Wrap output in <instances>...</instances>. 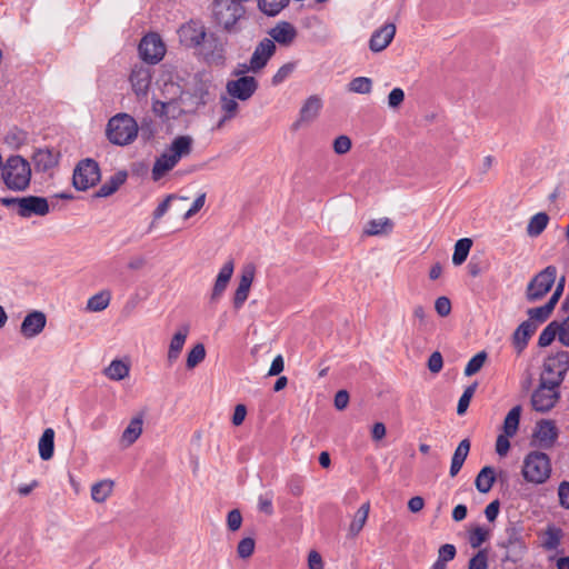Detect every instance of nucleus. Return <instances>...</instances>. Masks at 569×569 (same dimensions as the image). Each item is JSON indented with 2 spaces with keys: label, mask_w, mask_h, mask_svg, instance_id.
<instances>
[{
  "label": "nucleus",
  "mask_w": 569,
  "mask_h": 569,
  "mask_svg": "<svg viewBox=\"0 0 569 569\" xmlns=\"http://www.w3.org/2000/svg\"><path fill=\"white\" fill-rule=\"evenodd\" d=\"M193 139L191 136L176 137L168 149H166L154 161L151 178L153 181H159L169 171H171L179 161L188 157L192 151Z\"/></svg>",
  "instance_id": "1"
},
{
  "label": "nucleus",
  "mask_w": 569,
  "mask_h": 569,
  "mask_svg": "<svg viewBox=\"0 0 569 569\" xmlns=\"http://www.w3.org/2000/svg\"><path fill=\"white\" fill-rule=\"evenodd\" d=\"M244 16L246 8L238 0H214L212 3L214 22L229 33L239 31L238 23Z\"/></svg>",
  "instance_id": "2"
},
{
  "label": "nucleus",
  "mask_w": 569,
  "mask_h": 569,
  "mask_svg": "<svg viewBox=\"0 0 569 569\" xmlns=\"http://www.w3.org/2000/svg\"><path fill=\"white\" fill-rule=\"evenodd\" d=\"M4 184L13 191H24L30 186V163L21 156H11L2 167Z\"/></svg>",
  "instance_id": "3"
},
{
  "label": "nucleus",
  "mask_w": 569,
  "mask_h": 569,
  "mask_svg": "<svg viewBox=\"0 0 569 569\" xmlns=\"http://www.w3.org/2000/svg\"><path fill=\"white\" fill-rule=\"evenodd\" d=\"M138 130V123L133 117L128 113H118L108 121L106 134L112 144L127 146L136 140Z\"/></svg>",
  "instance_id": "4"
},
{
  "label": "nucleus",
  "mask_w": 569,
  "mask_h": 569,
  "mask_svg": "<svg viewBox=\"0 0 569 569\" xmlns=\"http://www.w3.org/2000/svg\"><path fill=\"white\" fill-rule=\"evenodd\" d=\"M521 472L530 483H545L551 475L550 458L545 452L531 451L525 457Z\"/></svg>",
  "instance_id": "5"
},
{
  "label": "nucleus",
  "mask_w": 569,
  "mask_h": 569,
  "mask_svg": "<svg viewBox=\"0 0 569 569\" xmlns=\"http://www.w3.org/2000/svg\"><path fill=\"white\" fill-rule=\"evenodd\" d=\"M569 370V352L561 350L555 355H550L545 359L543 370L540 380L552 387L562 383L567 371Z\"/></svg>",
  "instance_id": "6"
},
{
  "label": "nucleus",
  "mask_w": 569,
  "mask_h": 569,
  "mask_svg": "<svg viewBox=\"0 0 569 569\" xmlns=\"http://www.w3.org/2000/svg\"><path fill=\"white\" fill-rule=\"evenodd\" d=\"M499 547L506 550L503 561L516 563L521 560L527 552V545L522 535V527L517 525H509L505 529V537L499 542Z\"/></svg>",
  "instance_id": "7"
},
{
  "label": "nucleus",
  "mask_w": 569,
  "mask_h": 569,
  "mask_svg": "<svg viewBox=\"0 0 569 569\" xmlns=\"http://www.w3.org/2000/svg\"><path fill=\"white\" fill-rule=\"evenodd\" d=\"M101 179L100 167L91 158L80 160L72 176V184L79 191H86L94 187Z\"/></svg>",
  "instance_id": "8"
},
{
  "label": "nucleus",
  "mask_w": 569,
  "mask_h": 569,
  "mask_svg": "<svg viewBox=\"0 0 569 569\" xmlns=\"http://www.w3.org/2000/svg\"><path fill=\"white\" fill-rule=\"evenodd\" d=\"M557 279V268L552 264L547 266L538 272L528 283L526 298L529 302H536L542 299L552 288Z\"/></svg>",
  "instance_id": "9"
},
{
  "label": "nucleus",
  "mask_w": 569,
  "mask_h": 569,
  "mask_svg": "<svg viewBox=\"0 0 569 569\" xmlns=\"http://www.w3.org/2000/svg\"><path fill=\"white\" fill-rule=\"evenodd\" d=\"M559 398L558 387H552L539 380V386L531 396V405L536 411L547 412L556 406Z\"/></svg>",
  "instance_id": "10"
},
{
  "label": "nucleus",
  "mask_w": 569,
  "mask_h": 569,
  "mask_svg": "<svg viewBox=\"0 0 569 569\" xmlns=\"http://www.w3.org/2000/svg\"><path fill=\"white\" fill-rule=\"evenodd\" d=\"M139 53L143 61L153 64L163 58L166 47L157 33H149L141 39L139 43Z\"/></svg>",
  "instance_id": "11"
},
{
  "label": "nucleus",
  "mask_w": 569,
  "mask_h": 569,
  "mask_svg": "<svg viewBox=\"0 0 569 569\" xmlns=\"http://www.w3.org/2000/svg\"><path fill=\"white\" fill-rule=\"evenodd\" d=\"M258 86L254 77L242 76L236 80H229L226 84V90L230 97L247 101L254 94Z\"/></svg>",
  "instance_id": "12"
},
{
  "label": "nucleus",
  "mask_w": 569,
  "mask_h": 569,
  "mask_svg": "<svg viewBox=\"0 0 569 569\" xmlns=\"http://www.w3.org/2000/svg\"><path fill=\"white\" fill-rule=\"evenodd\" d=\"M276 43L269 38L262 39L254 48L249 61V70L259 72L276 52Z\"/></svg>",
  "instance_id": "13"
},
{
  "label": "nucleus",
  "mask_w": 569,
  "mask_h": 569,
  "mask_svg": "<svg viewBox=\"0 0 569 569\" xmlns=\"http://www.w3.org/2000/svg\"><path fill=\"white\" fill-rule=\"evenodd\" d=\"M226 44L227 41L214 33H210L209 36H207L203 42L206 61L214 66L224 64Z\"/></svg>",
  "instance_id": "14"
},
{
  "label": "nucleus",
  "mask_w": 569,
  "mask_h": 569,
  "mask_svg": "<svg viewBox=\"0 0 569 569\" xmlns=\"http://www.w3.org/2000/svg\"><path fill=\"white\" fill-rule=\"evenodd\" d=\"M21 206L18 214L21 218H31L32 216L44 217L50 212L48 199L38 196L21 197Z\"/></svg>",
  "instance_id": "15"
},
{
  "label": "nucleus",
  "mask_w": 569,
  "mask_h": 569,
  "mask_svg": "<svg viewBox=\"0 0 569 569\" xmlns=\"http://www.w3.org/2000/svg\"><path fill=\"white\" fill-rule=\"evenodd\" d=\"M61 153L56 149H37L33 152L32 161L38 172H47L59 164Z\"/></svg>",
  "instance_id": "16"
},
{
  "label": "nucleus",
  "mask_w": 569,
  "mask_h": 569,
  "mask_svg": "<svg viewBox=\"0 0 569 569\" xmlns=\"http://www.w3.org/2000/svg\"><path fill=\"white\" fill-rule=\"evenodd\" d=\"M46 323V315L41 311L34 310L24 317L20 327V332L24 338H34L43 331Z\"/></svg>",
  "instance_id": "17"
},
{
  "label": "nucleus",
  "mask_w": 569,
  "mask_h": 569,
  "mask_svg": "<svg viewBox=\"0 0 569 569\" xmlns=\"http://www.w3.org/2000/svg\"><path fill=\"white\" fill-rule=\"evenodd\" d=\"M179 36L184 46L197 48L204 42L207 32L203 26L190 22L180 28Z\"/></svg>",
  "instance_id": "18"
},
{
  "label": "nucleus",
  "mask_w": 569,
  "mask_h": 569,
  "mask_svg": "<svg viewBox=\"0 0 569 569\" xmlns=\"http://www.w3.org/2000/svg\"><path fill=\"white\" fill-rule=\"evenodd\" d=\"M189 332L190 326L188 323H184L179 326L177 331L172 336L167 352V362L169 366H172L179 359Z\"/></svg>",
  "instance_id": "19"
},
{
  "label": "nucleus",
  "mask_w": 569,
  "mask_h": 569,
  "mask_svg": "<svg viewBox=\"0 0 569 569\" xmlns=\"http://www.w3.org/2000/svg\"><path fill=\"white\" fill-rule=\"evenodd\" d=\"M396 34V26L393 23H386L378 30H376L369 41V48L373 52H380L385 50Z\"/></svg>",
  "instance_id": "20"
},
{
  "label": "nucleus",
  "mask_w": 569,
  "mask_h": 569,
  "mask_svg": "<svg viewBox=\"0 0 569 569\" xmlns=\"http://www.w3.org/2000/svg\"><path fill=\"white\" fill-rule=\"evenodd\" d=\"M234 263L232 259H229L220 269L217 279L214 281L212 292L210 296V301H218L223 292L226 291L228 283L233 274Z\"/></svg>",
  "instance_id": "21"
},
{
  "label": "nucleus",
  "mask_w": 569,
  "mask_h": 569,
  "mask_svg": "<svg viewBox=\"0 0 569 569\" xmlns=\"http://www.w3.org/2000/svg\"><path fill=\"white\" fill-rule=\"evenodd\" d=\"M533 437L542 448H551L558 438V429L552 420H541L537 425Z\"/></svg>",
  "instance_id": "22"
},
{
  "label": "nucleus",
  "mask_w": 569,
  "mask_h": 569,
  "mask_svg": "<svg viewBox=\"0 0 569 569\" xmlns=\"http://www.w3.org/2000/svg\"><path fill=\"white\" fill-rule=\"evenodd\" d=\"M254 278V269L246 268L240 277L238 288L233 296V307L240 309L248 299L250 287Z\"/></svg>",
  "instance_id": "23"
},
{
  "label": "nucleus",
  "mask_w": 569,
  "mask_h": 569,
  "mask_svg": "<svg viewBox=\"0 0 569 569\" xmlns=\"http://www.w3.org/2000/svg\"><path fill=\"white\" fill-rule=\"evenodd\" d=\"M268 34L270 36L269 39L273 40V42L289 46L296 39L297 30L291 23L282 21L271 28Z\"/></svg>",
  "instance_id": "24"
},
{
  "label": "nucleus",
  "mask_w": 569,
  "mask_h": 569,
  "mask_svg": "<svg viewBox=\"0 0 569 569\" xmlns=\"http://www.w3.org/2000/svg\"><path fill=\"white\" fill-rule=\"evenodd\" d=\"M130 82L137 96H146L151 82V73L148 68L136 67L130 73Z\"/></svg>",
  "instance_id": "25"
},
{
  "label": "nucleus",
  "mask_w": 569,
  "mask_h": 569,
  "mask_svg": "<svg viewBox=\"0 0 569 569\" xmlns=\"http://www.w3.org/2000/svg\"><path fill=\"white\" fill-rule=\"evenodd\" d=\"M537 330V323L533 321H523L512 335V343L518 353H521L528 345L529 339Z\"/></svg>",
  "instance_id": "26"
},
{
  "label": "nucleus",
  "mask_w": 569,
  "mask_h": 569,
  "mask_svg": "<svg viewBox=\"0 0 569 569\" xmlns=\"http://www.w3.org/2000/svg\"><path fill=\"white\" fill-rule=\"evenodd\" d=\"M142 417L138 416L130 420L127 428L123 430L120 439V443L123 448H128L133 445L142 433Z\"/></svg>",
  "instance_id": "27"
},
{
  "label": "nucleus",
  "mask_w": 569,
  "mask_h": 569,
  "mask_svg": "<svg viewBox=\"0 0 569 569\" xmlns=\"http://www.w3.org/2000/svg\"><path fill=\"white\" fill-rule=\"evenodd\" d=\"M126 171H118L110 177L94 193L96 198H106L113 194L127 180Z\"/></svg>",
  "instance_id": "28"
},
{
  "label": "nucleus",
  "mask_w": 569,
  "mask_h": 569,
  "mask_svg": "<svg viewBox=\"0 0 569 569\" xmlns=\"http://www.w3.org/2000/svg\"><path fill=\"white\" fill-rule=\"evenodd\" d=\"M470 451V441L469 439H463L460 441L458 447L456 448L450 466V476L456 477L461 470L468 455Z\"/></svg>",
  "instance_id": "29"
},
{
  "label": "nucleus",
  "mask_w": 569,
  "mask_h": 569,
  "mask_svg": "<svg viewBox=\"0 0 569 569\" xmlns=\"http://www.w3.org/2000/svg\"><path fill=\"white\" fill-rule=\"evenodd\" d=\"M39 456L42 460H49L53 457L54 453V430L52 428H47L42 432L39 443Z\"/></svg>",
  "instance_id": "30"
},
{
  "label": "nucleus",
  "mask_w": 569,
  "mask_h": 569,
  "mask_svg": "<svg viewBox=\"0 0 569 569\" xmlns=\"http://www.w3.org/2000/svg\"><path fill=\"white\" fill-rule=\"evenodd\" d=\"M322 108V101L318 96H310L300 109V121L309 122L315 120Z\"/></svg>",
  "instance_id": "31"
},
{
  "label": "nucleus",
  "mask_w": 569,
  "mask_h": 569,
  "mask_svg": "<svg viewBox=\"0 0 569 569\" xmlns=\"http://www.w3.org/2000/svg\"><path fill=\"white\" fill-rule=\"evenodd\" d=\"M495 480V469L490 466H486L477 475L475 486L479 492L487 493L491 490Z\"/></svg>",
  "instance_id": "32"
},
{
  "label": "nucleus",
  "mask_w": 569,
  "mask_h": 569,
  "mask_svg": "<svg viewBox=\"0 0 569 569\" xmlns=\"http://www.w3.org/2000/svg\"><path fill=\"white\" fill-rule=\"evenodd\" d=\"M236 99L237 98H232L228 93L222 94L220 97V106H221V110L223 112V117L218 122V128H221L226 121L236 117L238 109H239V104L236 101Z\"/></svg>",
  "instance_id": "33"
},
{
  "label": "nucleus",
  "mask_w": 569,
  "mask_h": 569,
  "mask_svg": "<svg viewBox=\"0 0 569 569\" xmlns=\"http://www.w3.org/2000/svg\"><path fill=\"white\" fill-rule=\"evenodd\" d=\"M130 367L128 363L122 360L114 359L111 363L104 369V375L114 381H119L129 376Z\"/></svg>",
  "instance_id": "34"
},
{
  "label": "nucleus",
  "mask_w": 569,
  "mask_h": 569,
  "mask_svg": "<svg viewBox=\"0 0 569 569\" xmlns=\"http://www.w3.org/2000/svg\"><path fill=\"white\" fill-rule=\"evenodd\" d=\"M549 216L546 212H538L532 216L527 226V233L529 237H538L547 228Z\"/></svg>",
  "instance_id": "35"
},
{
  "label": "nucleus",
  "mask_w": 569,
  "mask_h": 569,
  "mask_svg": "<svg viewBox=\"0 0 569 569\" xmlns=\"http://www.w3.org/2000/svg\"><path fill=\"white\" fill-rule=\"evenodd\" d=\"M111 300V293L108 290L100 291L87 301V310L100 312L108 308Z\"/></svg>",
  "instance_id": "36"
},
{
  "label": "nucleus",
  "mask_w": 569,
  "mask_h": 569,
  "mask_svg": "<svg viewBox=\"0 0 569 569\" xmlns=\"http://www.w3.org/2000/svg\"><path fill=\"white\" fill-rule=\"evenodd\" d=\"M113 481L109 479L94 483L91 488V497L96 502H104L112 492Z\"/></svg>",
  "instance_id": "37"
},
{
  "label": "nucleus",
  "mask_w": 569,
  "mask_h": 569,
  "mask_svg": "<svg viewBox=\"0 0 569 569\" xmlns=\"http://www.w3.org/2000/svg\"><path fill=\"white\" fill-rule=\"evenodd\" d=\"M472 247V240L469 238L459 239L455 244V251L452 254V263L455 266L462 264L469 254V251Z\"/></svg>",
  "instance_id": "38"
},
{
  "label": "nucleus",
  "mask_w": 569,
  "mask_h": 569,
  "mask_svg": "<svg viewBox=\"0 0 569 569\" xmlns=\"http://www.w3.org/2000/svg\"><path fill=\"white\" fill-rule=\"evenodd\" d=\"M556 305L551 303L549 300L546 305L537 307V308H530L528 309L527 313L529 316V319L527 321H533L537 323H542L548 320L550 315L552 313Z\"/></svg>",
  "instance_id": "39"
},
{
  "label": "nucleus",
  "mask_w": 569,
  "mask_h": 569,
  "mask_svg": "<svg viewBox=\"0 0 569 569\" xmlns=\"http://www.w3.org/2000/svg\"><path fill=\"white\" fill-rule=\"evenodd\" d=\"M521 415V407H513L505 418L503 421V433L513 437L517 433Z\"/></svg>",
  "instance_id": "40"
},
{
  "label": "nucleus",
  "mask_w": 569,
  "mask_h": 569,
  "mask_svg": "<svg viewBox=\"0 0 569 569\" xmlns=\"http://www.w3.org/2000/svg\"><path fill=\"white\" fill-rule=\"evenodd\" d=\"M369 509L370 505L369 502H366L357 510L355 518L349 527V532L351 536H357L362 530L368 519Z\"/></svg>",
  "instance_id": "41"
},
{
  "label": "nucleus",
  "mask_w": 569,
  "mask_h": 569,
  "mask_svg": "<svg viewBox=\"0 0 569 569\" xmlns=\"http://www.w3.org/2000/svg\"><path fill=\"white\" fill-rule=\"evenodd\" d=\"M560 325L558 321H551L540 333L538 338V346L541 348L548 347L552 343L556 337L559 338Z\"/></svg>",
  "instance_id": "42"
},
{
  "label": "nucleus",
  "mask_w": 569,
  "mask_h": 569,
  "mask_svg": "<svg viewBox=\"0 0 569 569\" xmlns=\"http://www.w3.org/2000/svg\"><path fill=\"white\" fill-rule=\"evenodd\" d=\"M392 226L393 223L389 218L375 219L368 222L365 232L368 236H378L391 231Z\"/></svg>",
  "instance_id": "43"
},
{
  "label": "nucleus",
  "mask_w": 569,
  "mask_h": 569,
  "mask_svg": "<svg viewBox=\"0 0 569 569\" xmlns=\"http://www.w3.org/2000/svg\"><path fill=\"white\" fill-rule=\"evenodd\" d=\"M289 3V0H258L259 9L267 16L274 17Z\"/></svg>",
  "instance_id": "44"
},
{
  "label": "nucleus",
  "mask_w": 569,
  "mask_h": 569,
  "mask_svg": "<svg viewBox=\"0 0 569 569\" xmlns=\"http://www.w3.org/2000/svg\"><path fill=\"white\" fill-rule=\"evenodd\" d=\"M562 538L561 529L557 527H548L545 532V539L542 541V547L546 550H555L559 547Z\"/></svg>",
  "instance_id": "45"
},
{
  "label": "nucleus",
  "mask_w": 569,
  "mask_h": 569,
  "mask_svg": "<svg viewBox=\"0 0 569 569\" xmlns=\"http://www.w3.org/2000/svg\"><path fill=\"white\" fill-rule=\"evenodd\" d=\"M206 358V349L202 343H197L187 355L186 366L188 369L196 368Z\"/></svg>",
  "instance_id": "46"
},
{
  "label": "nucleus",
  "mask_w": 569,
  "mask_h": 569,
  "mask_svg": "<svg viewBox=\"0 0 569 569\" xmlns=\"http://www.w3.org/2000/svg\"><path fill=\"white\" fill-rule=\"evenodd\" d=\"M487 360V353L485 351H480L477 355H475L467 363L465 368V376L471 377L479 372L481 368L483 367L485 362Z\"/></svg>",
  "instance_id": "47"
},
{
  "label": "nucleus",
  "mask_w": 569,
  "mask_h": 569,
  "mask_svg": "<svg viewBox=\"0 0 569 569\" xmlns=\"http://www.w3.org/2000/svg\"><path fill=\"white\" fill-rule=\"evenodd\" d=\"M371 88L372 81L370 78L367 77L355 78L348 84L349 91L361 94L369 93L371 91Z\"/></svg>",
  "instance_id": "48"
},
{
  "label": "nucleus",
  "mask_w": 569,
  "mask_h": 569,
  "mask_svg": "<svg viewBox=\"0 0 569 569\" xmlns=\"http://www.w3.org/2000/svg\"><path fill=\"white\" fill-rule=\"evenodd\" d=\"M477 387H478V383L473 382L472 385L468 386L465 389L463 393L461 395V397L458 401V406H457V413L459 416H462L466 413V411L470 405L471 398L473 397V395L476 392Z\"/></svg>",
  "instance_id": "49"
},
{
  "label": "nucleus",
  "mask_w": 569,
  "mask_h": 569,
  "mask_svg": "<svg viewBox=\"0 0 569 569\" xmlns=\"http://www.w3.org/2000/svg\"><path fill=\"white\" fill-rule=\"evenodd\" d=\"M296 69L295 62H288L281 66L278 71L273 74L271 82L273 86H279L287 78H289Z\"/></svg>",
  "instance_id": "50"
},
{
  "label": "nucleus",
  "mask_w": 569,
  "mask_h": 569,
  "mask_svg": "<svg viewBox=\"0 0 569 569\" xmlns=\"http://www.w3.org/2000/svg\"><path fill=\"white\" fill-rule=\"evenodd\" d=\"M272 500H273L272 491H267V492L260 495L258 498V510L268 516L272 515L273 513Z\"/></svg>",
  "instance_id": "51"
},
{
  "label": "nucleus",
  "mask_w": 569,
  "mask_h": 569,
  "mask_svg": "<svg viewBox=\"0 0 569 569\" xmlns=\"http://www.w3.org/2000/svg\"><path fill=\"white\" fill-rule=\"evenodd\" d=\"M254 551V540L252 538H243L239 541L237 553L240 558H249Z\"/></svg>",
  "instance_id": "52"
},
{
  "label": "nucleus",
  "mask_w": 569,
  "mask_h": 569,
  "mask_svg": "<svg viewBox=\"0 0 569 569\" xmlns=\"http://www.w3.org/2000/svg\"><path fill=\"white\" fill-rule=\"evenodd\" d=\"M468 569H488V555L486 550H479L469 560Z\"/></svg>",
  "instance_id": "53"
},
{
  "label": "nucleus",
  "mask_w": 569,
  "mask_h": 569,
  "mask_svg": "<svg viewBox=\"0 0 569 569\" xmlns=\"http://www.w3.org/2000/svg\"><path fill=\"white\" fill-rule=\"evenodd\" d=\"M488 532L482 527H476L469 537V542L472 548H479L487 539Z\"/></svg>",
  "instance_id": "54"
},
{
  "label": "nucleus",
  "mask_w": 569,
  "mask_h": 569,
  "mask_svg": "<svg viewBox=\"0 0 569 569\" xmlns=\"http://www.w3.org/2000/svg\"><path fill=\"white\" fill-rule=\"evenodd\" d=\"M351 149V140L347 136H339L333 141V150L337 154H345Z\"/></svg>",
  "instance_id": "55"
},
{
  "label": "nucleus",
  "mask_w": 569,
  "mask_h": 569,
  "mask_svg": "<svg viewBox=\"0 0 569 569\" xmlns=\"http://www.w3.org/2000/svg\"><path fill=\"white\" fill-rule=\"evenodd\" d=\"M428 369L432 373H438L441 371L443 367V358L442 355L439 351H435L431 353V356L428 359Z\"/></svg>",
  "instance_id": "56"
},
{
  "label": "nucleus",
  "mask_w": 569,
  "mask_h": 569,
  "mask_svg": "<svg viewBox=\"0 0 569 569\" xmlns=\"http://www.w3.org/2000/svg\"><path fill=\"white\" fill-rule=\"evenodd\" d=\"M241 523H242V516L238 509H233L228 512L227 526H228L229 530L237 531L238 529H240Z\"/></svg>",
  "instance_id": "57"
},
{
  "label": "nucleus",
  "mask_w": 569,
  "mask_h": 569,
  "mask_svg": "<svg viewBox=\"0 0 569 569\" xmlns=\"http://www.w3.org/2000/svg\"><path fill=\"white\" fill-rule=\"evenodd\" d=\"M435 309L440 317H447L451 312V302L447 297H439L435 302Z\"/></svg>",
  "instance_id": "58"
},
{
  "label": "nucleus",
  "mask_w": 569,
  "mask_h": 569,
  "mask_svg": "<svg viewBox=\"0 0 569 569\" xmlns=\"http://www.w3.org/2000/svg\"><path fill=\"white\" fill-rule=\"evenodd\" d=\"M405 100V92L401 88H395L388 96V104L390 108H398Z\"/></svg>",
  "instance_id": "59"
},
{
  "label": "nucleus",
  "mask_w": 569,
  "mask_h": 569,
  "mask_svg": "<svg viewBox=\"0 0 569 569\" xmlns=\"http://www.w3.org/2000/svg\"><path fill=\"white\" fill-rule=\"evenodd\" d=\"M509 438H511V437L507 436L506 433L499 435L497 437V440H496V452L500 457H505L508 453L509 449H510Z\"/></svg>",
  "instance_id": "60"
},
{
  "label": "nucleus",
  "mask_w": 569,
  "mask_h": 569,
  "mask_svg": "<svg viewBox=\"0 0 569 569\" xmlns=\"http://www.w3.org/2000/svg\"><path fill=\"white\" fill-rule=\"evenodd\" d=\"M456 556V547L451 543L442 545L438 550V559L448 562Z\"/></svg>",
  "instance_id": "61"
},
{
  "label": "nucleus",
  "mask_w": 569,
  "mask_h": 569,
  "mask_svg": "<svg viewBox=\"0 0 569 569\" xmlns=\"http://www.w3.org/2000/svg\"><path fill=\"white\" fill-rule=\"evenodd\" d=\"M559 500L562 507L569 509V482L562 481L558 489Z\"/></svg>",
  "instance_id": "62"
},
{
  "label": "nucleus",
  "mask_w": 569,
  "mask_h": 569,
  "mask_svg": "<svg viewBox=\"0 0 569 569\" xmlns=\"http://www.w3.org/2000/svg\"><path fill=\"white\" fill-rule=\"evenodd\" d=\"M308 567L309 569H323L322 558L319 552L315 550L309 552Z\"/></svg>",
  "instance_id": "63"
},
{
  "label": "nucleus",
  "mask_w": 569,
  "mask_h": 569,
  "mask_svg": "<svg viewBox=\"0 0 569 569\" xmlns=\"http://www.w3.org/2000/svg\"><path fill=\"white\" fill-rule=\"evenodd\" d=\"M560 325V335H559V341L563 345L569 347V317L565 319Z\"/></svg>",
  "instance_id": "64"
}]
</instances>
